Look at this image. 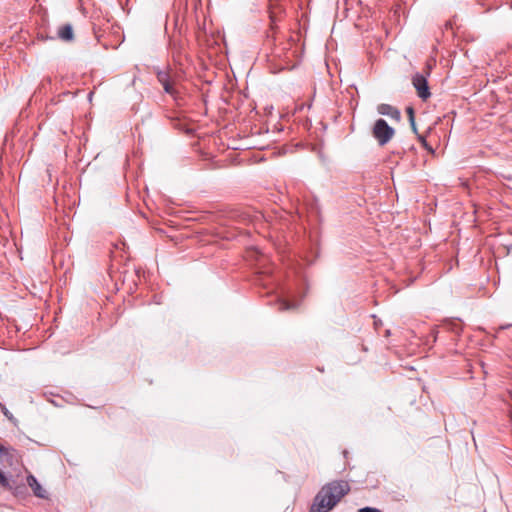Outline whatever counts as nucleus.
I'll use <instances>...</instances> for the list:
<instances>
[{
    "label": "nucleus",
    "mask_w": 512,
    "mask_h": 512,
    "mask_svg": "<svg viewBox=\"0 0 512 512\" xmlns=\"http://www.w3.org/2000/svg\"><path fill=\"white\" fill-rule=\"evenodd\" d=\"M406 112H407L408 117H409V123L413 124V120L415 119L414 109L409 106V107L406 108Z\"/></svg>",
    "instance_id": "f8f14e48"
},
{
    "label": "nucleus",
    "mask_w": 512,
    "mask_h": 512,
    "mask_svg": "<svg viewBox=\"0 0 512 512\" xmlns=\"http://www.w3.org/2000/svg\"><path fill=\"white\" fill-rule=\"evenodd\" d=\"M377 112L380 115L390 117L393 120H396V121H400L401 120V112H400V110L398 108L390 105V104H386V103L379 104L377 106Z\"/></svg>",
    "instance_id": "20e7f679"
},
{
    "label": "nucleus",
    "mask_w": 512,
    "mask_h": 512,
    "mask_svg": "<svg viewBox=\"0 0 512 512\" xmlns=\"http://www.w3.org/2000/svg\"><path fill=\"white\" fill-rule=\"evenodd\" d=\"M510 327H512V323L511 324L502 325V326H500V329L504 330V329H508Z\"/></svg>",
    "instance_id": "dca6fc26"
},
{
    "label": "nucleus",
    "mask_w": 512,
    "mask_h": 512,
    "mask_svg": "<svg viewBox=\"0 0 512 512\" xmlns=\"http://www.w3.org/2000/svg\"><path fill=\"white\" fill-rule=\"evenodd\" d=\"M451 329H452V331H454V332L458 333V331H459V325H458L457 323H453V326H452V328H451Z\"/></svg>",
    "instance_id": "2eb2a0df"
},
{
    "label": "nucleus",
    "mask_w": 512,
    "mask_h": 512,
    "mask_svg": "<svg viewBox=\"0 0 512 512\" xmlns=\"http://www.w3.org/2000/svg\"><path fill=\"white\" fill-rule=\"evenodd\" d=\"M296 308V304L287 300H279V309L282 311Z\"/></svg>",
    "instance_id": "9d476101"
},
{
    "label": "nucleus",
    "mask_w": 512,
    "mask_h": 512,
    "mask_svg": "<svg viewBox=\"0 0 512 512\" xmlns=\"http://www.w3.org/2000/svg\"><path fill=\"white\" fill-rule=\"evenodd\" d=\"M58 38L64 42H71L74 40V31L71 24L67 23L60 26L57 31Z\"/></svg>",
    "instance_id": "0eeeda50"
},
{
    "label": "nucleus",
    "mask_w": 512,
    "mask_h": 512,
    "mask_svg": "<svg viewBox=\"0 0 512 512\" xmlns=\"http://www.w3.org/2000/svg\"><path fill=\"white\" fill-rule=\"evenodd\" d=\"M358 512H382L380 509L378 508H374V507H363V508H360L358 510Z\"/></svg>",
    "instance_id": "ddd939ff"
},
{
    "label": "nucleus",
    "mask_w": 512,
    "mask_h": 512,
    "mask_svg": "<svg viewBox=\"0 0 512 512\" xmlns=\"http://www.w3.org/2000/svg\"><path fill=\"white\" fill-rule=\"evenodd\" d=\"M27 481L29 486L32 488L35 496L42 499H46L48 497L46 490L42 487V485L34 476H28Z\"/></svg>",
    "instance_id": "423d86ee"
},
{
    "label": "nucleus",
    "mask_w": 512,
    "mask_h": 512,
    "mask_svg": "<svg viewBox=\"0 0 512 512\" xmlns=\"http://www.w3.org/2000/svg\"><path fill=\"white\" fill-rule=\"evenodd\" d=\"M0 453L1 454H6L7 453V449L4 446H2V445H0Z\"/></svg>",
    "instance_id": "f3484780"
},
{
    "label": "nucleus",
    "mask_w": 512,
    "mask_h": 512,
    "mask_svg": "<svg viewBox=\"0 0 512 512\" xmlns=\"http://www.w3.org/2000/svg\"><path fill=\"white\" fill-rule=\"evenodd\" d=\"M157 80L162 85L164 91L167 94L173 95L175 93V89L173 88L171 81H170V75L167 71L158 70L156 72Z\"/></svg>",
    "instance_id": "39448f33"
},
{
    "label": "nucleus",
    "mask_w": 512,
    "mask_h": 512,
    "mask_svg": "<svg viewBox=\"0 0 512 512\" xmlns=\"http://www.w3.org/2000/svg\"><path fill=\"white\" fill-rule=\"evenodd\" d=\"M412 84L417 91L418 96L422 100H427L431 96V92L428 86L427 77L421 73H416L412 77Z\"/></svg>",
    "instance_id": "7ed1b4c3"
},
{
    "label": "nucleus",
    "mask_w": 512,
    "mask_h": 512,
    "mask_svg": "<svg viewBox=\"0 0 512 512\" xmlns=\"http://www.w3.org/2000/svg\"><path fill=\"white\" fill-rule=\"evenodd\" d=\"M411 128H412V131L418 136V131H417V126H416V123H415V119L413 120V124H410Z\"/></svg>",
    "instance_id": "4468645a"
},
{
    "label": "nucleus",
    "mask_w": 512,
    "mask_h": 512,
    "mask_svg": "<svg viewBox=\"0 0 512 512\" xmlns=\"http://www.w3.org/2000/svg\"><path fill=\"white\" fill-rule=\"evenodd\" d=\"M372 135L380 146L386 145L395 135V129L386 120L379 118L372 128Z\"/></svg>",
    "instance_id": "f03ea898"
},
{
    "label": "nucleus",
    "mask_w": 512,
    "mask_h": 512,
    "mask_svg": "<svg viewBox=\"0 0 512 512\" xmlns=\"http://www.w3.org/2000/svg\"><path fill=\"white\" fill-rule=\"evenodd\" d=\"M0 485L5 489H11V479L0 470Z\"/></svg>",
    "instance_id": "1a4fd4ad"
},
{
    "label": "nucleus",
    "mask_w": 512,
    "mask_h": 512,
    "mask_svg": "<svg viewBox=\"0 0 512 512\" xmlns=\"http://www.w3.org/2000/svg\"><path fill=\"white\" fill-rule=\"evenodd\" d=\"M349 491L350 486L346 481L328 483L315 496L313 507H317V512H329Z\"/></svg>",
    "instance_id": "f257e3e1"
},
{
    "label": "nucleus",
    "mask_w": 512,
    "mask_h": 512,
    "mask_svg": "<svg viewBox=\"0 0 512 512\" xmlns=\"http://www.w3.org/2000/svg\"><path fill=\"white\" fill-rule=\"evenodd\" d=\"M0 410L3 415L13 424L17 423V419L13 416V414L8 410L5 404L0 402Z\"/></svg>",
    "instance_id": "6e6552de"
},
{
    "label": "nucleus",
    "mask_w": 512,
    "mask_h": 512,
    "mask_svg": "<svg viewBox=\"0 0 512 512\" xmlns=\"http://www.w3.org/2000/svg\"><path fill=\"white\" fill-rule=\"evenodd\" d=\"M418 140L420 141V143L422 144V146L429 152L431 153H434V150L432 148L431 145L428 144V142L426 141L425 137L423 135H418Z\"/></svg>",
    "instance_id": "9b49d317"
}]
</instances>
